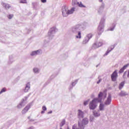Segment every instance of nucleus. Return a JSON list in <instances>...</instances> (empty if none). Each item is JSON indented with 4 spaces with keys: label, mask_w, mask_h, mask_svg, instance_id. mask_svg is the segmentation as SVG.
I'll list each match as a JSON object with an SVG mask.
<instances>
[{
    "label": "nucleus",
    "mask_w": 129,
    "mask_h": 129,
    "mask_svg": "<svg viewBox=\"0 0 129 129\" xmlns=\"http://www.w3.org/2000/svg\"><path fill=\"white\" fill-rule=\"evenodd\" d=\"M83 30H84V28L81 24H78L71 28V31L73 34L78 33V35L76 36L77 39H81V31Z\"/></svg>",
    "instance_id": "f257e3e1"
},
{
    "label": "nucleus",
    "mask_w": 129,
    "mask_h": 129,
    "mask_svg": "<svg viewBox=\"0 0 129 129\" xmlns=\"http://www.w3.org/2000/svg\"><path fill=\"white\" fill-rule=\"evenodd\" d=\"M102 96H103V93L101 92L98 94V98H95L90 102L89 104L90 109H92V110H93L95 109L96 107H97V103H98L99 102H101V100H102L101 97H102Z\"/></svg>",
    "instance_id": "f03ea898"
},
{
    "label": "nucleus",
    "mask_w": 129,
    "mask_h": 129,
    "mask_svg": "<svg viewBox=\"0 0 129 129\" xmlns=\"http://www.w3.org/2000/svg\"><path fill=\"white\" fill-rule=\"evenodd\" d=\"M75 8H73L71 10H68L67 7L63 6L62 7L61 12L63 17H68L69 15H71L74 13Z\"/></svg>",
    "instance_id": "7ed1b4c3"
},
{
    "label": "nucleus",
    "mask_w": 129,
    "mask_h": 129,
    "mask_svg": "<svg viewBox=\"0 0 129 129\" xmlns=\"http://www.w3.org/2000/svg\"><path fill=\"white\" fill-rule=\"evenodd\" d=\"M105 22V19L104 18H102L100 22V24L98 27V35L100 36L102 32H103V29L104 28V22Z\"/></svg>",
    "instance_id": "20e7f679"
},
{
    "label": "nucleus",
    "mask_w": 129,
    "mask_h": 129,
    "mask_svg": "<svg viewBox=\"0 0 129 129\" xmlns=\"http://www.w3.org/2000/svg\"><path fill=\"white\" fill-rule=\"evenodd\" d=\"M88 122H89V120L88 118H84L82 119V122L78 121V126L80 129H84L85 127V125L86 124H88Z\"/></svg>",
    "instance_id": "39448f33"
},
{
    "label": "nucleus",
    "mask_w": 129,
    "mask_h": 129,
    "mask_svg": "<svg viewBox=\"0 0 129 129\" xmlns=\"http://www.w3.org/2000/svg\"><path fill=\"white\" fill-rule=\"evenodd\" d=\"M56 31H57V29H56L55 27H53L50 29L48 33V40H52V39L54 38V36L56 33Z\"/></svg>",
    "instance_id": "423d86ee"
},
{
    "label": "nucleus",
    "mask_w": 129,
    "mask_h": 129,
    "mask_svg": "<svg viewBox=\"0 0 129 129\" xmlns=\"http://www.w3.org/2000/svg\"><path fill=\"white\" fill-rule=\"evenodd\" d=\"M27 100H28V97H25L24 98L22 99V102L17 105V108L20 109L22 108V107H24V105H26V103H27Z\"/></svg>",
    "instance_id": "0eeeda50"
},
{
    "label": "nucleus",
    "mask_w": 129,
    "mask_h": 129,
    "mask_svg": "<svg viewBox=\"0 0 129 129\" xmlns=\"http://www.w3.org/2000/svg\"><path fill=\"white\" fill-rule=\"evenodd\" d=\"M104 105L107 106L108 105H110L111 104V95L110 94H108V97L107 99L104 103Z\"/></svg>",
    "instance_id": "6e6552de"
},
{
    "label": "nucleus",
    "mask_w": 129,
    "mask_h": 129,
    "mask_svg": "<svg viewBox=\"0 0 129 129\" xmlns=\"http://www.w3.org/2000/svg\"><path fill=\"white\" fill-rule=\"evenodd\" d=\"M92 38V34L91 33H90L88 34L84 38L83 44H87V43H88V41Z\"/></svg>",
    "instance_id": "1a4fd4ad"
},
{
    "label": "nucleus",
    "mask_w": 129,
    "mask_h": 129,
    "mask_svg": "<svg viewBox=\"0 0 129 129\" xmlns=\"http://www.w3.org/2000/svg\"><path fill=\"white\" fill-rule=\"evenodd\" d=\"M117 71L115 70L111 76V78L112 81H116V79H117Z\"/></svg>",
    "instance_id": "9d476101"
},
{
    "label": "nucleus",
    "mask_w": 129,
    "mask_h": 129,
    "mask_svg": "<svg viewBox=\"0 0 129 129\" xmlns=\"http://www.w3.org/2000/svg\"><path fill=\"white\" fill-rule=\"evenodd\" d=\"M42 54V50L38 49L37 50L33 51L30 53V56L33 57L34 56H37V55H40Z\"/></svg>",
    "instance_id": "9b49d317"
},
{
    "label": "nucleus",
    "mask_w": 129,
    "mask_h": 129,
    "mask_svg": "<svg viewBox=\"0 0 129 129\" xmlns=\"http://www.w3.org/2000/svg\"><path fill=\"white\" fill-rule=\"evenodd\" d=\"M33 105V103H30L27 106H26L22 110L23 114H25L26 112H28V110L31 108V106Z\"/></svg>",
    "instance_id": "f8f14e48"
},
{
    "label": "nucleus",
    "mask_w": 129,
    "mask_h": 129,
    "mask_svg": "<svg viewBox=\"0 0 129 129\" xmlns=\"http://www.w3.org/2000/svg\"><path fill=\"white\" fill-rule=\"evenodd\" d=\"M77 115L79 119H81V118L84 117V112L82 111L81 110H78Z\"/></svg>",
    "instance_id": "ddd939ff"
},
{
    "label": "nucleus",
    "mask_w": 129,
    "mask_h": 129,
    "mask_svg": "<svg viewBox=\"0 0 129 129\" xmlns=\"http://www.w3.org/2000/svg\"><path fill=\"white\" fill-rule=\"evenodd\" d=\"M93 114L95 117H98L99 116H100V111H99V110H94L93 111Z\"/></svg>",
    "instance_id": "4468645a"
},
{
    "label": "nucleus",
    "mask_w": 129,
    "mask_h": 129,
    "mask_svg": "<svg viewBox=\"0 0 129 129\" xmlns=\"http://www.w3.org/2000/svg\"><path fill=\"white\" fill-rule=\"evenodd\" d=\"M113 49H114V46H113V45H111L110 47V48H108V50L106 51V52L105 53L104 56L107 55L110 52H111V51H112V50H113Z\"/></svg>",
    "instance_id": "2eb2a0df"
},
{
    "label": "nucleus",
    "mask_w": 129,
    "mask_h": 129,
    "mask_svg": "<svg viewBox=\"0 0 129 129\" xmlns=\"http://www.w3.org/2000/svg\"><path fill=\"white\" fill-rule=\"evenodd\" d=\"M128 64H127L125 66H124L122 68H121L120 69V70L119 71V74L123 73V71H124V70H125L126 68H127V67H128Z\"/></svg>",
    "instance_id": "dca6fc26"
},
{
    "label": "nucleus",
    "mask_w": 129,
    "mask_h": 129,
    "mask_svg": "<svg viewBox=\"0 0 129 129\" xmlns=\"http://www.w3.org/2000/svg\"><path fill=\"white\" fill-rule=\"evenodd\" d=\"M128 64H127L125 66H124L122 68H121L120 69V70L119 71V74L123 73V71H124V70H125L126 68H127V67H128Z\"/></svg>",
    "instance_id": "f3484780"
},
{
    "label": "nucleus",
    "mask_w": 129,
    "mask_h": 129,
    "mask_svg": "<svg viewBox=\"0 0 129 129\" xmlns=\"http://www.w3.org/2000/svg\"><path fill=\"white\" fill-rule=\"evenodd\" d=\"M77 82H78V80H76L74 82L72 83L71 85L70 86L69 89L70 90L72 89L74 86H75V85H76V84H77Z\"/></svg>",
    "instance_id": "a211bd4d"
},
{
    "label": "nucleus",
    "mask_w": 129,
    "mask_h": 129,
    "mask_svg": "<svg viewBox=\"0 0 129 129\" xmlns=\"http://www.w3.org/2000/svg\"><path fill=\"white\" fill-rule=\"evenodd\" d=\"M2 5L3 7H4L5 9H6V10H9V9L11 8V6H10V5H9L8 4L2 3Z\"/></svg>",
    "instance_id": "6ab92c4d"
},
{
    "label": "nucleus",
    "mask_w": 129,
    "mask_h": 129,
    "mask_svg": "<svg viewBox=\"0 0 129 129\" xmlns=\"http://www.w3.org/2000/svg\"><path fill=\"white\" fill-rule=\"evenodd\" d=\"M104 106H106L104 104H100L99 106V111H103L104 110Z\"/></svg>",
    "instance_id": "aec40b11"
},
{
    "label": "nucleus",
    "mask_w": 129,
    "mask_h": 129,
    "mask_svg": "<svg viewBox=\"0 0 129 129\" xmlns=\"http://www.w3.org/2000/svg\"><path fill=\"white\" fill-rule=\"evenodd\" d=\"M30 88H31V87L30 86V83H28L26 85V87L24 89V92H28V91H29V89H30Z\"/></svg>",
    "instance_id": "412c9836"
},
{
    "label": "nucleus",
    "mask_w": 129,
    "mask_h": 129,
    "mask_svg": "<svg viewBox=\"0 0 129 129\" xmlns=\"http://www.w3.org/2000/svg\"><path fill=\"white\" fill-rule=\"evenodd\" d=\"M119 96H125L128 95L126 92L124 91H121V92L118 94Z\"/></svg>",
    "instance_id": "4be33fe9"
},
{
    "label": "nucleus",
    "mask_w": 129,
    "mask_h": 129,
    "mask_svg": "<svg viewBox=\"0 0 129 129\" xmlns=\"http://www.w3.org/2000/svg\"><path fill=\"white\" fill-rule=\"evenodd\" d=\"M33 70L34 73H35V74H38L40 73V69L38 68H34Z\"/></svg>",
    "instance_id": "5701e85b"
},
{
    "label": "nucleus",
    "mask_w": 129,
    "mask_h": 129,
    "mask_svg": "<svg viewBox=\"0 0 129 129\" xmlns=\"http://www.w3.org/2000/svg\"><path fill=\"white\" fill-rule=\"evenodd\" d=\"M124 86V82H122L121 83L119 84L118 86V89L119 90L122 89V88Z\"/></svg>",
    "instance_id": "b1692460"
},
{
    "label": "nucleus",
    "mask_w": 129,
    "mask_h": 129,
    "mask_svg": "<svg viewBox=\"0 0 129 129\" xmlns=\"http://www.w3.org/2000/svg\"><path fill=\"white\" fill-rule=\"evenodd\" d=\"M65 122H66L65 119H62L61 121V122L59 123L60 127H62L65 124Z\"/></svg>",
    "instance_id": "393cba45"
},
{
    "label": "nucleus",
    "mask_w": 129,
    "mask_h": 129,
    "mask_svg": "<svg viewBox=\"0 0 129 129\" xmlns=\"http://www.w3.org/2000/svg\"><path fill=\"white\" fill-rule=\"evenodd\" d=\"M79 2H77V0H73L72 5L73 6H75V5H79Z\"/></svg>",
    "instance_id": "a878e982"
},
{
    "label": "nucleus",
    "mask_w": 129,
    "mask_h": 129,
    "mask_svg": "<svg viewBox=\"0 0 129 129\" xmlns=\"http://www.w3.org/2000/svg\"><path fill=\"white\" fill-rule=\"evenodd\" d=\"M7 17L8 18V19H9V20H12V19L14 18V14H9L7 15Z\"/></svg>",
    "instance_id": "bb28decb"
},
{
    "label": "nucleus",
    "mask_w": 129,
    "mask_h": 129,
    "mask_svg": "<svg viewBox=\"0 0 129 129\" xmlns=\"http://www.w3.org/2000/svg\"><path fill=\"white\" fill-rule=\"evenodd\" d=\"M6 91H7V89L6 88H3L0 91V93H4V92H6Z\"/></svg>",
    "instance_id": "cd10ccee"
},
{
    "label": "nucleus",
    "mask_w": 129,
    "mask_h": 129,
    "mask_svg": "<svg viewBox=\"0 0 129 129\" xmlns=\"http://www.w3.org/2000/svg\"><path fill=\"white\" fill-rule=\"evenodd\" d=\"M97 48H99L98 45L97 44V43H94L93 45V49H97Z\"/></svg>",
    "instance_id": "c85d7f7f"
},
{
    "label": "nucleus",
    "mask_w": 129,
    "mask_h": 129,
    "mask_svg": "<svg viewBox=\"0 0 129 129\" xmlns=\"http://www.w3.org/2000/svg\"><path fill=\"white\" fill-rule=\"evenodd\" d=\"M78 6H79V7H80V8H86V7H85V6L83 5L82 3L78 4Z\"/></svg>",
    "instance_id": "c756f323"
},
{
    "label": "nucleus",
    "mask_w": 129,
    "mask_h": 129,
    "mask_svg": "<svg viewBox=\"0 0 129 129\" xmlns=\"http://www.w3.org/2000/svg\"><path fill=\"white\" fill-rule=\"evenodd\" d=\"M105 6V5L104 4V3H102L100 7V8H101V9L102 10H104V7Z\"/></svg>",
    "instance_id": "7c9ffc66"
},
{
    "label": "nucleus",
    "mask_w": 129,
    "mask_h": 129,
    "mask_svg": "<svg viewBox=\"0 0 129 129\" xmlns=\"http://www.w3.org/2000/svg\"><path fill=\"white\" fill-rule=\"evenodd\" d=\"M103 10V9H101V8H99L98 10V14H101V13H102Z\"/></svg>",
    "instance_id": "2f4dec72"
},
{
    "label": "nucleus",
    "mask_w": 129,
    "mask_h": 129,
    "mask_svg": "<svg viewBox=\"0 0 129 129\" xmlns=\"http://www.w3.org/2000/svg\"><path fill=\"white\" fill-rule=\"evenodd\" d=\"M20 4H27V0H21Z\"/></svg>",
    "instance_id": "473e14b6"
},
{
    "label": "nucleus",
    "mask_w": 129,
    "mask_h": 129,
    "mask_svg": "<svg viewBox=\"0 0 129 129\" xmlns=\"http://www.w3.org/2000/svg\"><path fill=\"white\" fill-rule=\"evenodd\" d=\"M93 120H94V117H93V116H90V121H93Z\"/></svg>",
    "instance_id": "72a5a7b5"
},
{
    "label": "nucleus",
    "mask_w": 129,
    "mask_h": 129,
    "mask_svg": "<svg viewBox=\"0 0 129 129\" xmlns=\"http://www.w3.org/2000/svg\"><path fill=\"white\" fill-rule=\"evenodd\" d=\"M97 44L98 45V47L99 48V47H101L102 42H99Z\"/></svg>",
    "instance_id": "f704fd0d"
},
{
    "label": "nucleus",
    "mask_w": 129,
    "mask_h": 129,
    "mask_svg": "<svg viewBox=\"0 0 129 129\" xmlns=\"http://www.w3.org/2000/svg\"><path fill=\"white\" fill-rule=\"evenodd\" d=\"M127 74V72H126V71L124 72L123 75V78H125V77L126 76Z\"/></svg>",
    "instance_id": "c9c22d12"
},
{
    "label": "nucleus",
    "mask_w": 129,
    "mask_h": 129,
    "mask_svg": "<svg viewBox=\"0 0 129 129\" xmlns=\"http://www.w3.org/2000/svg\"><path fill=\"white\" fill-rule=\"evenodd\" d=\"M42 110H43V111H46V110H47V107H46V106H42Z\"/></svg>",
    "instance_id": "e433bc0d"
},
{
    "label": "nucleus",
    "mask_w": 129,
    "mask_h": 129,
    "mask_svg": "<svg viewBox=\"0 0 129 129\" xmlns=\"http://www.w3.org/2000/svg\"><path fill=\"white\" fill-rule=\"evenodd\" d=\"M84 105H87L88 104V101H86L84 102Z\"/></svg>",
    "instance_id": "4c0bfd02"
},
{
    "label": "nucleus",
    "mask_w": 129,
    "mask_h": 129,
    "mask_svg": "<svg viewBox=\"0 0 129 129\" xmlns=\"http://www.w3.org/2000/svg\"><path fill=\"white\" fill-rule=\"evenodd\" d=\"M100 82H101V79L99 80L97 82V84H99L100 83Z\"/></svg>",
    "instance_id": "58836bf2"
},
{
    "label": "nucleus",
    "mask_w": 129,
    "mask_h": 129,
    "mask_svg": "<svg viewBox=\"0 0 129 129\" xmlns=\"http://www.w3.org/2000/svg\"><path fill=\"white\" fill-rule=\"evenodd\" d=\"M72 129H80V128H77L75 125H74L73 126Z\"/></svg>",
    "instance_id": "ea45409f"
},
{
    "label": "nucleus",
    "mask_w": 129,
    "mask_h": 129,
    "mask_svg": "<svg viewBox=\"0 0 129 129\" xmlns=\"http://www.w3.org/2000/svg\"><path fill=\"white\" fill-rule=\"evenodd\" d=\"M41 2L43 3H45L47 2V0H41Z\"/></svg>",
    "instance_id": "a19ab883"
},
{
    "label": "nucleus",
    "mask_w": 129,
    "mask_h": 129,
    "mask_svg": "<svg viewBox=\"0 0 129 129\" xmlns=\"http://www.w3.org/2000/svg\"><path fill=\"white\" fill-rule=\"evenodd\" d=\"M113 30H114V27L110 29V31H113Z\"/></svg>",
    "instance_id": "79ce46f5"
},
{
    "label": "nucleus",
    "mask_w": 129,
    "mask_h": 129,
    "mask_svg": "<svg viewBox=\"0 0 129 129\" xmlns=\"http://www.w3.org/2000/svg\"><path fill=\"white\" fill-rule=\"evenodd\" d=\"M53 112V111H49V112H48V114H50V113H52Z\"/></svg>",
    "instance_id": "37998d69"
},
{
    "label": "nucleus",
    "mask_w": 129,
    "mask_h": 129,
    "mask_svg": "<svg viewBox=\"0 0 129 129\" xmlns=\"http://www.w3.org/2000/svg\"><path fill=\"white\" fill-rule=\"evenodd\" d=\"M41 113H42V114L45 113V111H44V110H43V111H41Z\"/></svg>",
    "instance_id": "c03bdc74"
},
{
    "label": "nucleus",
    "mask_w": 129,
    "mask_h": 129,
    "mask_svg": "<svg viewBox=\"0 0 129 129\" xmlns=\"http://www.w3.org/2000/svg\"><path fill=\"white\" fill-rule=\"evenodd\" d=\"M116 45H117V44H114L113 46V47H114V48L115 47V46H116Z\"/></svg>",
    "instance_id": "a18cd8bd"
},
{
    "label": "nucleus",
    "mask_w": 129,
    "mask_h": 129,
    "mask_svg": "<svg viewBox=\"0 0 129 129\" xmlns=\"http://www.w3.org/2000/svg\"><path fill=\"white\" fill-rule=\"evenodd\" d=\"M100 3H102V0H99Z\"/></svg>",
    "instance_id": "49530a36"
},
{
    "label": "nucleus",
    "mask_w": 129,
    "mask_h": 129,
    "mask_svg": "<svg viewBox=\"0 0 129 129\" xmlns=\"http://www.w3.org/2000/svg\"><path fill=\"white\" fill-rule=\"evenodd\" d=\"M30 117H31L29 116V117H28V118L29 119H30Z\"/></svg>",
    "instance_id": "de8ad7c7"
},
{
    "label": "nucleus",
    "mask_w": 129,
    "mask_h": 129,
    "mask_svg": "<svg viewBox=\"0 0 129 129\" xmlns=\"http://www.w3.org/2000/svg\"><path fill=\"white\" fill-rule=\"evenodd\" d=\"M98 66H99V64L97 65V66H96V67H98Z\"/></svg>",
    "instance_id": "09e8293b"
},
{
    "label": "nucleus",
    "mask_w": 129,
    "mask_h": 129,
    "mask_svg": "<svg viewBox=\"0 0 129 129\" xmlns=\"http://www.w3.org/2000/svg\"><path fill=\"white\" fill-rule=\"evenodd\" d=\"M67 129H70V128H69V127H68Z\"/></svg>",
    "instance_id": "8fccbe9b"
},
{
    "label": "nucleus",
    "mask_w": 129,
    "mask_h": 129,
    "mask_svg": "<svg viewBox=\"0 0 129 129\" xmlns=\"http://www.w3.org/2000/svg\"><path fill=\"white\" fill-rule=\"evenodd\" d=\"M106 97V94L105 95V97Z\"/></svg>",
    "instance_id": "3c124183"
},
{
    "label": "nucleus",
    "mask_w": 129,
    "mask_h": 129,
    "mask_svg": "<svg viewBox=\"0 0 129 129\" xmlns=\"http://www.w3.org/2000/svg\"><path fill=\"white\" fill-rule=\"evenodd\" d=\"M0 94H2V93H0Z\"/></svg>",
    "instance_id": "603ef678"
}]
</instances>
